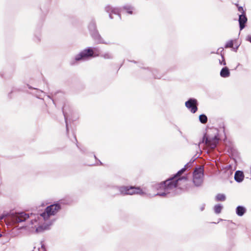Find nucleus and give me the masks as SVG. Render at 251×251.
<instances>
[{"mask_svg": "<svg viewBox=\"0 0 251 251\" xmlns=\"http://www.w3.org/2000/svg\"><path fill=\"white\" fill-rule=\"evenodd\" d=\"M178 180H175L174 178H169L158 184L154 185V188L158 191L157 195L159 196H164L169 192V191L178 186Z\"/></svg>", "mask_w": 251, "mask_h": 251, "instance_id": "obj_1", "label": "nucleus"}, {"mask_svg": "<svg viewBox=\"0 0 251 251\" xmlns=\"http://www.w3.org/2000/svg\"><path fill=\"white\" fill-rule=\"evenodd\" d=\"M100 55V50L96 48H88L78 54L75 57V60L78 61L90 57H98Z\"/></svg>", "mask_w": 251, "mask_h": 251, "instance_id": "obj_2", "label": "nucleus"}, {"mask_svg": "<svg viewBox=\"0 0 251 251\" xmlns=\"http://www.w3.org/2000/svg\"><path fill=\"white\" fill-rule=\"evenodd\" d=\"M219 141L218 134H214L213 136L210 135L208 133H206L203 137V142H205L207 147L210 149H214Z\"/></svg>", "mask_w": 251, "mask_h": 251, "instance_id": "obj_3", "label": "nucleus"}, {"mask_svg": "<svg viewBox=\"0 0 251 251\" xmlns=\"http://www.w3.org/2000/svg\"><path fill=\"white\" fill-rule=\"evenodd\" d=\"M61 209V206L58 203L51 204L47 206L45 211L41 214V216L45 220L49 219L50 216L55 215Z\"/></svg>", "mask_w": 251, "mask_h": 251, "instance_id": "obj_4", "label": "nucleus"}, {"mask_svg": "<svg viewBox=\"0 0 251 251\" xmlns=\"http://www.w3.org/2000/svg\"><path fill=\"white\" fill-rule=\"evenodd\" d=\"M203 167L202 166L196 168L193 172V181L195 186H199L203 182Z\"/></svg>", "mask_w": 251, "mask_h": 251, "instance_id": "obj_5", "label": "nucleus"}, {"mask_svg": "<svg viewBox=\"0 0 251 251\" xmlns=\"http://www.w3.org/2000/svg\"><path fill=\"white\" fill-rule=\"evenodd\" d=\"M191 163H188L186 164L182 169L179 170L176 173V175H175V176L174 177L171 178H174L175 180H178L179 179H181V180L179 181L178 186L180 184V183L182 181H185L186 182H187L188 178H187V176H182V177H180V176L186 171V170L188 168L191 167Z\"/></svg>", "mask_w": 251, "mask_h": 251, "instance_id": "obj_6", "label": "nucleus"}, {"mask_svg": "<svg viewBox=\"0 0 251 251\" xmlns=\"http://www.w3.org/2000/svg\"><path fill=\"white\" fill-rule=\"evenodd\" d=\"M185 105L192 113H196L198 110V101L196 99H190L185 102Z\"/></svg>", "mask_w": 251, "mask_h": 251, "instance_id": "obj_7", "label": "nucleus"}, {"mask_svg": "<svg viewBox=\"0 0 251 251\" xmlns=\"http://www.w3.org/2000/svg\"><path fill=\"white\" fill-rule=\"evenodd\" d=\"M29 217L28 214L24 212L17 214L13 217V221L16 223H20L25 221Z\"/></svg>", "mask_w": 251, "mask_h": 251, "instance_id": "obj_8", "label": "nucleus"}, {"mask_svg": "<svg viewBox=\"0 0 251 251\" xmlns=\"http://www.w3.org/2000/svg\"><path fill=\"white\" fill-rule=\"evenodd\" d=\"M143 194H144V192L142 189L140 187L129 186L128 195H133L135 194L142 195Z\"/></svg>", "mask_w": 251, "mask_h": 251, "instance_id": "obj_9", "label": "nucleus"}, {"mask_svg": "<svg viewBox=\"0 0 251 251\" xmlns=\"http://www.w3.org/2000/svg\"><path fill=\"white\" fill-rule=\"evenodd\" d=\"M247 22V18L245 14H241L239 15V23L240 30L243 29L245 27V24Z\"/></svg>", "mask_w": 251, "mask_h": 251, "instance_id": "obj_10", "label": "nucleus"}, {"mask_svg": "<svg viewBox=\"0 0 251 251\" xmlns=\"http://www.w3.org/2000/svg\"><path fill=\"white\" fill-rule=\"evenodd\" d=\"M244 177L243 173L240 171H237L235 172L234 175L235 180L237 182H241Z\"/></svg>", "mask_w": 251, "mask_h": 251, "instance_id": "obj_11", "label": "nucleus"}, {"mask_svg": "<svg viewBox=\"0 0 251 251\" xmlns=\"http://www.w3.org/2000/svg\"><path fill=\"white\" fill-rule=\"evenodd\" d=\"M129 186H122L119 187V190L123 195H128Z\"/></svg>", "mask_w": 251, "mask_h": 251, "instance_id": "obj_12", "label": "nucleus"}, {"mask_svg": "<svg viewBox=\"0 0 251 251\" xmlns=\"http://www.w3.org/2000/svg\"><path fill=\"white\" fill-rule=\"evenodd\" d=\"M220 75L223 77H227L229 76L230 72L227 67H225L222 69L220 72Z\"/></svg>", "mask_w": 251, "mask_h": 251, "instance_id": "obj_13", "label": "nucleus"}, {"mask_svg": "<svg viewBox=\"0 0 251 251\" xmlns=\"http://www.w3.org/2000/svg\"><path fill=\"white\" fill-rule=\"evenodd\" d=\"M246 212V209L241 206H239L236 208V213L239 216H243Z\"/></svg>", "mask_w": 251, "mask_h": 251, "instance_id": "obj_14", "label": "nucleus"}, {"mask_svg": "<svg viewBox=\"0 0 251 251\" xmlns=\"http://www.w3.org/2000/svg\"><path fill=\"white\" fill-rule=\"evenodd\" d=\"M226 197L223 194H218L215 197L217 201H224L226 200Z\"/></svg>", "mask_w": 251, "mask_h": 251, "instance_id": "obj_15", "label": "nucleus"}, {"mask_svg": "<svg viewBox=\"0 0 251 251\" xmlns=\"http://www.w3.org/2000/svg\"><path fill=\"white\" fill-rule=\"evenodd\" d=\"M199 120L200 122L202 124H205L207 122V118L204 114L201 115L199 116Z\"/></svg>", "mask_w": 251, "mask_h": 251, "instance_id": "obj_16", "label": "nucleus"}, {"mask_svg": "<svg viewBox=\"0 0 251 251\" xmlns=\"http://www.w3.org/2000/svg\"><path fill=\"white\" fill-rule=\"evenodd\" d=\"M222 209V206L220 204H217L214 206V211L217 214L221 213Z\"/></svg>", "mask_w": 251, "mask_h": 251, "instance_id": "obj_17", "label": "nucleus"}, {"mask_svg": "<svg viewBox=\"0 0 251 251\" xmlns=\"http://www.w3.org/2000/svg\"><path fill=\"white\" fill-rule=\"evenodd\" d=\"M233 46V43L232 41H230L226 43V44L225 46L226 48H232Z\"/></svg>", "mask_w": 251, "mask_h": 251, "instance_id": "obj_18", "label": "nucleus"}, {"mask_svg": "<svg viewBox=\"0 0 251 251\" xmlns=\"http://www.w3.org/2000/svg\"><path fill=\"white\" fill-rule=\"evenodd\" d=\"M236 6L238 7V11L242 13V14H245V12L243 9V7L242 6H239L238 4H236Z\"/></svg>", "mask_w": 251, "mask_h": 251, "instance_id": "obj_19", "label": "nucleus"}, {"mask_svg": "<svg viewBox=\"0 0 251 251\" xmlns=\"http://www.w3.org/2000/svg\"><path fill=\"white\" fill-rule=\"evenodd\" d=\"M222 61H221V60H220V63L221 65H225L226 64V61L224 59V57L223 56H222Z\"/></svg>", "mask_w": 251, "mask_h": 251, "instance_id": "obj_20", "label": "nucleus"}, {"mask_svg": "<svg viewBox=\"0 0 251 251\" xmlns=\"http://www.w3.org/2000/svg\"><path fill=\"white\" fill-rule=\"evenodd\" d=\"M247 40L251 43V35H249L247 37Z\"/></svg>", "mask_w": 251, "mask_h": 251, "instance_id": "obj_21", "label": "nucleus"}, {"mask_svg": "<svg viewBox=\"0 0 251 251\" xmlns=\"http://www.w3.org/2000/svg\"><path fill=\"white\" fill-rule=\"evenodd\" d=\"M127 12L129 13V14H132V11H128Z\"/></svg>", "mask_w": 251, "mask_h": 251, "instance_id": "obj_22", "label": "nucleus"}, {"mask_svg": "<svg viewBox=\"0 0 251 251\" xmlns=\"http://www.w3.org/2000/svg\"><path fill=\"white\" fill-rule=\"evenodd\" d=\"M1 234H0V237H1Z\"/></svg>", "mask_w": 251, "mask_h": 251, "instance_id": "obj_23", "label": "nucleus"}]
</instances>
